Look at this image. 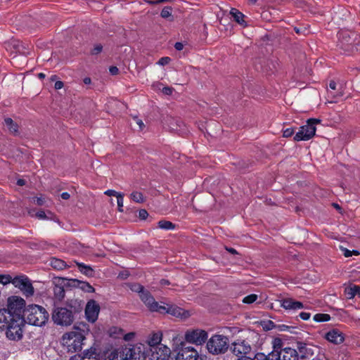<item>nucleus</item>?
I'll return each instance as SVG.
<instances>
[{
    "mask_svg": "<svg viewBox=\"0 0 360 360\" xmlns=\"http://www.w3.org/2000/svg\"><path fill=\"white\" fill-rule=\"evenodd\" d=\"M25 323L24 316L6 317V320L0 322V330H6V335L8 340L19 341L23 337Z\"/></svg>",
    "mask_w": 360,
    "mask_h": 360,
    "instance_id": "obj_1",
    "label": "nucleus"
},
{
    "mask_svg": "<svg viewBox=\"0 0 360 360\" xmlns=\"http://www.w3.org/2000/svg\"><path fill=\"white\" fill-rule=\"evenodd\" d=\"M26 307L25 300L21 297L17 295L8 297L6 307L0 309V322L6 320V317L23 316Z\"/></svg>",
    "mask_w": 360,
    "mask_h": 360,
    "instance_id": "obj_2",
    "label": "nucleus"
},
{
    "mask_svg": "<svg viewBox=\"0 0 360 360\" xmlns=\"http://www.w3.org/2000/svg\"><path fill=\"white\" fill-rule=\"evenodd\" d=\"M23 316L29 324L43 326L48 321L49 314L44 307L37 304H30L27 306Z\"/></svg>",
    "mask_w": 360,
    "mask_h": 360,
    "instance_id": "obj_3",
    "label": "nucleus"
},
{
    "mask_svg": "<svg viewBox=\"0 0 360 360\" xmlns=\"http://www.w3.org/2000/svg\"><path fill=\"white\" fill-rule=\"evenodd\" d=\"M63 345L67 347L68 352H77L82 349L85 340L84 330H77L66 333L63 335Z\"/></svg>",
    "mask_w": 360,
    "mask_h": 360,
    "instance_id": "obj_4",
    "label": "nucleus"
},
{
    "mask_svg": "<svg viewBox=\"0 0 360 360\" xmlns=\"http://www.w3.org/2000/svg\"><path fill=\"white\" fill-rule=\"evenodd\" d=\"M229 340L227 336L213 335L207 342V349L213 355L224 354L229 348Z\"/></svg>",
    "mask_w": 360,
    "mask_h": 360,
    "instance_id": "obj_5",
    "label": "nucleus"
},
{
    "mask_svg": "<svg viewBox=\"0 0 360 360\" xmlns=\"http://www.w3.org/2000/svg\"><path fill=\"white\" fill-rule=\"evenodd\" d=\"M150 352L145 349L144 345L139 343L136 345H129L120 352L122 360H146Z\"/></svg>",
    "mask_w": 360,
    "mask_h": 360,
    "instance_id": "obj_6",
    "label": "nucleus"
},
{
    "mask_svg": "<svg viewBox=\"0 0 360 360\" xmlns=\"http://www.w3.org/2000/svg\"><path fill=\"white\" fill-rule=\"evenodd\" d=\"M231 350L238 358H242L243 360H254V356H250L252 354V348L245 340H236L231 345Z\"/></svg>",
    "mask_w": 360,
    "mask_h": 360,
    "instance_id": "obj_7",
    "label": "nucleus"
},
{
    "mask_svg": "<svg viewBox=\"0 0 360 360\" xmlns=\"http://www.w3.org/2000/svg\"><path fill=\"white\" fill-rule=\"evenodd\" d=\"M321 120L316 118L307 120V124L300 127L296 133L293 139L295 141H308L311 139L316 133V124L321 123Z\"/></svg>",
    "mask_w": 360,
    "mask_h": 360,
    "instance_id": "obj_8",
    "label": "nucleus"
},
{
    "mask_svg": "<svg viewBox=\"0 0 360 360\" xmlns=\"http://www.w3.org/2000/svg\"><path fill=\"white\" fill-rule=\"evenodd\" d=\"M53 323L58 326H69L75 321L71 312L65 307H55L51 314Z\"/></svg>",
    "mask_w": 360,
    "mask_h": 360,
    "instance_id": "obj_9",
    "label": "nucleus"
},
{
    "mask_svg": "<svg viewBox=\"0 0 360 360\" xmlns=\"http://www.w3.org/2000/svg\"><path fill=\"white\" fill-rule=\"evenodd\" d=\"M11 283L20 289L22 294L27 297H31L34 293V288L30 279L24 274L15 276L12 278Z\"/></svg>",
    "mask_w": 360,
    "mask_h": 360,
    "instance_id": "obj_10",
    "label": "nucleus"
},
{
    "mask_svg": "<svg viewBox=\"0 0 360 360\" xmlns=\"http://www.w3.org/2000/svg\"><path fill=\"white\" fill-rule=\"evenodd\" d=\"M158 313L162 314H169L173 316L180 318L181 319H186L191 316L189 311L184 309L174 304H169L161 302V305L158 307Z\"/></svg>",
    "mask_w": 360,
    "mask_h": 360,
    "instance_id": "obj_11",
    "label": "nucleus"
},
{
    "mask_svg": "<svg viewBox=\"0 0 360 360\" xmlns=\"http://www.w3.org/2000/svg\"><path fill=\"white\" fill-rule=\"evenodd\" d=\"M174 352H176L175 360H203V357L199 356L198 352L193 347H185L181 342Z\"/></svg>",
    "mask_w": 360,
    "mask_h": 360,
    "instance_id": "obj_12",
    "label": "nucleus"
},
{
    "mask_svg": "<svg viewBox=\"0 0 360 360\" xmlns=\"http://www.w3.org/2000/svg\"><path fill=\"white\" fill-rule=\"evenodd\" d=\"M186 342L196 345H203L207 340V332L202 329H191L185 333Z\"/></svg>",
    "mask_w": 360,
    "mask_h": 360,
    "instance_id": "obj_13",
    "label": "nucleus"
},
{
    "mask_svg": "<svg viewBox=\"0 0 360 360\" xmlns=\"http://www.w3.org/2000/svg\"><path fill=\"white\" fill-rule=\"evenodd\" d=\"M296 349L298 352L299 360L313 359L315 354V350L318 349L317 347L302 341H297L296 342Z\"/></svg>",
    "mask_w": 360,
    "mask_h": 360,
    "instance_id": "obj_14",
    "label": "nucleus"
},
{
    "mask_svg": "<svg viewBox=\"0 0 360 360\" xmlns=\"http://www.w3.org/2000/svg\"><path fill=\"white\" fill-rule=\"evenodd\" d=\"M100 309L99 304L94 300L88 301L84 309L86 320L92 323L96 322L98 319Z\"/></svg>",
    "mask_w": 360,
    "mask_h": 360,
    "instance_id": "obj_15",
    "label": "nucleus"
},
{
    "mask_svg": "<svg viewBox=\"0 0 360 360\" xmlns=\"http://www.w3.org/2000/svg\"><path fill=\"white\" fill-rule=\"evenodd\" d=\"M84 302L79 299H68L64 307L71 312L75 319L82 314L84 310Z\"/></svg>",
    "mask_w": 360,
    "mask_h": 360,
    "instance_id": "obj_16",
    "label": "nucleus"
},
{
    "mask_svg": "<svg viewBox=\"0 0 360 360\" xmlns=\"http://www.w3.org/2000/svg\"><path fill=\"white\" fill-rule=\"evenodd\" d=\"M139 297L141 300L145 304L148 309L152 312H158L161 303H158L155 300V298L150 292L146 288L140 293Z\"/></svg>",
    "mask_w": 360,
    "mask_h": 360,
    "instance_id": "obj_17",
    "label": "nucleus"
},
{
    "mask_svg": "<svg viewBox=\"0 0 360 360\" xmlns=\"http://www.w3.org/2000/svg\"><path fill=\"white\" fill-rule=\"evenodd\" d=\"M53 290L55 299L60 302L62 301L65 297L66 292L64 284L61 283L59 277H55L53 279Z\"/></svg>",
    "mask_w": 360,
    "mask_h": 360,
    "instance_id": "obj_18",
    "label": "nucleus"
},
{
    "mask_svg": "<svg viewBox=\"0 0 360 360\" xmlns=\"http://www.w3.org/2000/svg\"><path fill=\"white\" fill-rule=\"evenodd\" d=\"M325 338L335 345H340L345 340L344 334L337 328L332 329L326 333Z\"/></svg>",
    "mask_w": 360,
    "mask_h": 360,
    "instance_id": "obj_19",
    "label": "nucleus"
},
{
    "mask_svg": "<svg viewBox=\"0 0 360 360\" xmlns=\"http://www.w3.org/2000/svg\"><path fill=\"white\" fill-rule=\"evenodd\" d=\"M281 305L285 309H300L304 308V304L302 302L295 300L292 298H286L281 300Z\"/></svg>",
    "mask_w": 360,
    "mask_h": 360,
    "instance_id": "obj_20",
    "label": "nucleus"
},
{
    "mask_svg": "<svg viewBox=\"0 0 360 360\" xmlns=\"http://www.w3.org/2000/svg\"><path fill=\"white\" fill-rule=\"evenodd\" d=\"M230 15L233 20L242 27H247L248 26L247 22L245 20V15L238 9L232 8L230 11Z\"/></svg>",
    "mask_w": 360,
    "mask_h": 360,
    "instance_id": "obj_21",
    "label": "nucleus"
},
{
    "mask_svg": "<svg viewBox=\"0 0 360 360\" xmlns=\"http://www.w3.org/2000/svg\"><path fill=\"white\" fill-rule=\"evenodd\" d=\"M162 341V333H155L152 335L151 337H149L147 343L150 347V352H153L154 350L156 351L159 345H160V342Z\"/></svg>",
    "mask_w": 360,
    "mask_h": 360,
    "instance_id": "obj_22",
    "label": "nucleus"
},
{
    "mask_svg": "<svg viewBox=\"0 0 360 360\" xmlns=\"http://www.w3.org/2000/svg\"><path fill=\"white\" fill-rule=\"evenodd\" d=\"M159 352L154 350L152 352V358L156 359L157 360L161 359L165 360V358L170 354V349L169 347L162 345L158 346Z\"/></svg>",
    "mask_w": 360,
    "mask_h": 360,
    "instance_id": "obj_23",
    "label": "nucleus"
},
{
    "mask_svg": "<svg viewBox=\"0 0 360 360\" xmlns=\"http://www.w3.org/2000/svg\"><path fill=\"white\" fill-rule=\"evenodd\" d=\"M282 353L281 360H299L298 352L296 349L285 347Z\"/></svg>",
    "mask_w": 360,
    "mask_h": 360,
    "instance_id": "obj_24",
    "label": "nucleus"
},
{
    "mask_svg": "<svg viewBox=\"0 0 360 360\" xmlns=\"http://www.w3.org/2000/svg\"><path fill=\"white\" fill-rule=\"evenodd\" d=\"M4 125L7 127L11 134L15 136L19 134V126L11 117H6L4 119Z\"/></svg>",
    "mask_w": 360,
    "mask_h": 360,
    "instance_id": "obj_25",
    "label": "nucleus"
},
{
    "mask_svg": "<svg viewBox=\"0 0 360 360\" xmlns=\"http://www.w3.org/2000/svg\"><path fill=\"white\" fill-rule=\"evenodd\" d=\"M13 48L20 54L27 56L30 54V45L22 41H17L13 44Z\"/></svg>",
    "mask_w": 360,
    "mask_h": 360,
    "instance_id": "obj_26",
    "label": "nucleus"
},
{
    "mask_svg": "<svg viewBox=\"0 0 360 360\" xmlns=\"http://www.w3.org/2000/svg\"><path fill=\"white\" fill-rule=\"evenodd\" d=\"M61 283L64 284V287L66 291L71 290L73 288H77L78 279L75 278H66L59 277Z\"/></svg>",
    "mask_w": 360,
    "mask_h": 360,
    "instance_id": "obj_27",
    "label": "nucleus"
},
{
    "mask_svg": "<svg viewBox=\"0 0 360 360\" xmlns=\"http://www.w3.org/2000/svg\"><path fill=\"white\" fill-rule=\"evenodd\" d=\"M76 264L81 273L88 277H93L94 276V270L90 266L84 264V263L76 262Z\"/></svg>",
    "mask_w": 360,
    "mask_h": 360,
    "instance_id": "obj_28",
    "label": "nucleus"
},
{
    "mask_svg": "<svg viewBox=\"0 0 360 360\" xmlns=\"http://www.w3.org/2000/svg\"><path fill=\"white\" fill-rule=\"evenodd\" d=\"M345 294L348 299L353 298L355 295L360 297V287L357 285H353L346 288L345 290Z\"/></svg>",
    "mask_w": 360,
    "mask_h": 360,
    "instance_id": "obj_29",
    "label": "nucleus"
},
{
    "mask_svg": "<svg viewBox=\"0 0 360 360\" xmlns=\"http://www.w3.org/2000/svg\"><path fill=\"white\" fill-rule=\"evenodd\" d=\"M50 265L57 270H63L66 267V263L63 260L55 257L51 259Z\"/></svg>",
    "mask_w": 360,
    "mask_h": 360,
    "instance_id": "obj_30",
    "label": "nucleus"
},
{
    "mask_svg": "<svg viewBox=\"0 0 360 360\" xmlns=\"http://www.w3.org/2000/svg\"><path fill=\"white\" fill-rule=\"evenodd\" d=\"M77 288L86 292H94L95 291L94 288L91 286L89 283L79 280H78Z\"/></svg>",
    "mask_w": 360,
    "mask_h": 360,
    "instance_id": "obj_31",
    "label": "nucleus"
},
{
    "mask_svg": "<svg viewBox=\"0 0 360 360\" xmlns=\"http://www.w3.org/2000/svg\"><path fill=\"white\" fill-rule=\"evenodd\" d=\"M172 10L173 9H172V6H165L162 9V11L160 13V16L162 18L168 19V20L170 22L173 21L174 18L172 15Z\"/></svg>",
    "mask_w": 360,
    "mask_h": 360,
    "instance_id": "obj_32",
    "label": "nucleus"
},
{
    "mask_svg": "<svg viewBox=\"0 0 360 360\" xmlns=\"http://www.w3.org/2000/svg\"><path fill=\"white\" fill-rule=\"evenodd\" d=\"M158 227L165 230H172L175 229L176 225L169 221L160 220L158 221Z\"/></svg>",
    "mask_w": 360,
    "mask_h": 360,
    "instance_id": "obj_33",
    "label": "nucleus"
},
{
    "mask_svg": "<svg viewBox=\"0 0 360 360\" xmlns=\"http://www.w3.org/2000/svg\"><path fill=\"white\" fill-rule=\"evenodd\" d=\"M273 345V350H274L276 352H279V353L282 354L283 352V342L282 340L279 338H276L273 340L272 342Z\"/></svg>",
    "mask_w": 360,
    "mask_h": 360,
    "instance_id": "obj_34",
    "label": "nucleus"
},
{
    "mask_svg": "<svg viewBox=\"0 0 360 360\" xmlns=\"http://www.w3.org/2000/svg\"><path fill=\"white\" fill-rule=\"evenodd\" d=\"M260 325L264 331L271 330L276 327V324L271 320L262 321Z\"/></svg>",
    "mask_w": 360,
    "mask_h": 360,
    "instance_id": "obj_35",
    "label": "nucleus"
},
{
    "mask_svg": "<svg viewBox=\"0 0 360 360\" xmlns=\"http://www.w3.org/2000/svg\"><path fill=\"white\" fill-rule=\"evenodd\" d=\"M130 198L133 201L139 203H143L145 201L143 193L138 191L132 192L130 195Z\"/></svg>",
    "mask_w": 360,
    "mask_h": 360,
    "instance_id": "obj_36",
    "label": "nucleus"
},
{
    "mask_svg": "<svg viewBox=\"0 0 360 360\" xmlns=\"http://www.w3.org/2000/svg\"><path fill=\"white\" fill-rule=\"evenodd\" d=\"M313 319L316 322H326L330 320V316L328 314H316L314 316Z\"/></svg>",
    "mask_w": 360,
    "mask_h": 360,
    "instance_id": "obj_37",
    "label": "nucleus"
},
{
    "mask_svg": "<svg viewBox=\"0 0 360 360\" xmlns=\"http://www.w3.org/2000/svg\"><path fill=\"white\" fill-rule=\"evenodd\" d=\"M82 356H86V357H100V354L96 352V349L94 346L84 350Z\"/></svg>",
    "mask_w": 360,
    "mask_h": 360,
    "instance_id": "obj_38",
    "label": "nucleus"
},
{
    "mask_svg": "<svg viewBox=\"0 0 360 360\" xmlns=\"http://www.w3.org/2000/svg\"><path fill=\"white\" fill-rule=\"evenodd\" d=\"M129 287L131 291L137 292L139 295H140V293L145 288L143 285L138 283H130Z\"/></svg>",
    "mask_w": 360,
    "mask_h": 360,
    "instance_id": "obj_39",
    "label": "nucleus"
},
{
    "mask_svg": "<svg viewBox=\"0 0 360 360\" xmlns=\"http://www.w3.org/2000/svg\"><path fill=\"white\" fill-rule=\"evenodd\" d=\"M12 276L9 274H0V283L3 285L11 283Z\"/></svg>",
    "mask_w": 360,
    "mask_h": 360,
    "instance_id": "obj_40",
    "label": "nucleus"
},
{
    "mask_svg": "<svg viewBox=\"0 0 360 360\" xmlns=\"http://www.w3.org/2000/svg\"><path fill=\"white\" fill-rule=\"evenodd\" d=\"M257 299V295L255 294H251L245 297L243 300V302L245 304H252L255 302Z\"/></svg>",
    "mask_w": 360,
    "mask_h": 360,
    "instance_id": "obj_41",
    "label": "nucleus"
},
{
    "mask_svg": "<svg viewBox=\"0 0 360 360\" xmlns=\"http://www.w3.org/2000/svg\"><path fill=\"white\" fill-rule=\"evenodd\" d=\"M123 202H124V193H120L117 195V203L118 207V211L122 212H123Z\"/></svg>",
    "mask_w": 360,
    "mask_h": 360,
    "instance_id": "obj_42",
    "label": "nucleus"
},
{
    "mask_svg": "<svg viewBox=\"0 0 360 360\" xmlns=\"http://www.w3.org/2000/svg\"><path fill=\"white\" fill-rule=\"evenodd\" d=\"M266 356H269L270 357L269 359L272 358L273 360H281V354L279 353V352H276L274 350L271 351Z\"/></svg>",
    "mask_w": 360,
    "mask_h": 360,
    "instance_id": "obj_43",
    "label": "nucleus"
},
{
    "mask_svg": "<svg viewBox=\"0 0 360 360\" xmlns=\"http://www.w3.org/2000/svg\"><path fill=\"white\" fill-rule=\"evenodd\" d=\"M103 51V46L101 44H96L91 51V55H98Z\"/></svg>",
    "mask_w": 360,
    "mask_h": 360,
    "instance_id": "obj_44",
    "label": "nucleus"
},
{
    "mask_svg": "<svg viewBox=\"0 0 360 360\" xmlns=\"http://www.w3.org/2000/svg\"><path fill=\"white\" fill-rule=\"evenodd\" d=\"M293 30L297 34H302L304 36H306L307 32H308V30L305 27H294Z\"/></svg>",
    "mask_w": 360,
    "mask_h": 360,
    "instance_id": "obj_45",
    "label": "nucleus"
},
{
    "mask_svg": "<svg viewBox=\"0 0 360 360\" xmlns=\"http://www.w3.org/2000/svg\"><path fill=\"white\" fill-rule=\"evenodd\" d=\"M170 61H171V58L169 57H167V56L162 57L161 58L159 59L157 64L164 66V65L169 64Z\"/></svg>",
    "mask_w": 360,
    "mask_h": 360,
    "instance_id": "obj_46",
    "label": "nucleus"
},
{
    "mask_svg": "<svg viewBox=\"0 0 360 360\" xmlns=\"http://www.w3.org/2000/svg\"><path fill=\"white\" fill-rule=\"evenodd\" d=\"M174 0H148L146 2L150 5H155L162 3L172 2Z\"/></svg>",
    "mask_w": 360,
    "mask_h": 360,
    "instance_id": "obj_47",
    "label": "nucleus"
},
{
    "mask_svg": "<svg viewBox=\"0 0 360 360\" xmlns=\"http://www.w3.org/2000/svg\"><path fill=\"white\" fill-rule=\"evenodd\" d=\"M294 134V129L293 128H287L285 130H283V136L285 138L291 137Z\"/></svg>",
    "mask_w": 360,
    "mask_h": 360,
    "instance_id": "obj_48",
    "label": "nucleus"
},
{
    "mask_svg": "<svg viewBox=\"0 0 360 360\" xmlns=\"http://www.w3.org/2000/svg\"><path fill=\"white\" fill-rule=\"evenodd\" d=\"M290 1H292L293 4L299 8H304L306 6V2L304 0H289Z\"/></svg>",
    "mask_w": 360,
    "mask_h": 360,
    "instance_id": "obj_49",
    "label": "nucleus"
},
{
    "mask_svg": "<svg viewBox=\"0 0 360 360\" xmlns=\"http://www.w3.org/2000/svg\"><path fill=\"white\" fill-rule=\"evenodd\" d=\"M148 216V213L145 209H141L139 210V217L141 220H145Z\"/></svg>",
    "mask_w": 360,
    "mask_h": 360,
    "instance_id": "obj_50",
    "label": "nucleus"
},
{
    "mask_svg": "<svg viewBox=\"0 0 360 360\" xmlns=\"http://www.w3.org/2000/svg\"><path fill=\"white\" fill-rule=\"evenodd\" d=\"M173 91H174V89L172 87H170V86H165L162 89V92L165 95H167V96L171 95L172 94Z\"/></svg>",
    "mask_w": 360,
    "mask_h": 360,
    "instance_id": "obj_51",
    "label": "nucleus"
},
{
    "mask_svg": "<svg viewBox=\"0 0 360 360\" xmlns=\"http://www.w3.org/2000/svg\"><path fill=\"white\" fill-rule=\"evenodd\" d=\"M276 328H277L279 331H285L289 330L290 328H294L293 327L286 326L285 324L276 325Z\"/></svg>",
    "mask_w": 360,
    "mask_h": 360,
    "instance_id": "obj_52",
    "label": "nucleus"
},
{
    "mask_svg": "<svg viewBox=\"0 0 360 360\" xmlns=\"http://www.w3.org/2000/svg\"><path fill=\"white\" fill-rule=\"evenodd\" d=\"M121 193H118L114 190H107L104 192V194L108 196H116L117 197V195H120Z\"/></svg>",
    "mask_w": 360,
    "mask_h": 360,
    "instance_id": "obj_53",
    "label": "nucleus"
},
{
    "mask_svg": "<svg viewBox=\"0 0 360 360\" xmlns=\"http://www.w3.org/2000/svg\"><path fill=\"white\" fill-rule=\"evenodd\" d=\"M299 316L302 320L307 321V320H308L310 318L311 314L309 313V312H304V311H302V312L300 313Z\"/></svg>",
    "mask_w": 360,
    "mask_h": 360,
    "instance_id": "obj_54",
    "label": "nucleus"
},
{
    "mask_svg": "<svg viewBox=\"0 0 360 360\" xmlns=\"http://www.w3.org/2000/svg\"><path fill=\"white\" fill-rule=\"evenodd\" d=\"M36 217L40 219H47L46 213L43 210H39L36 213Z\"/></svg>",
    "mask_w": 360,
    "mask_h": 360,
    "instance_id": "obj_55",
    "label": "nucleus"
},
{
    "mask_svg": "<svg viewBox=\"0 0 360 360\" xmlns=\"http://www.w3.org/2000/svg\"><path fill=\"white\" fill-rule=\"evenodd\" d=\"M109 71L112 75H116L119 72V69L116 66H110Z\"/></svg>",
    "mask_w": 360,
    "mask_h": 360,
    "instance_id": "obj_56",
    "label": "nucleus"
},
{
    "mask_svg": "<svg viewBox=\"0 0 360 360\" xmlns=\"http://www.w3.org/2000/svg\"><path fill=\"white\" fill-rule=\"evenodd\" d=\"M250 4L254 5L258 4V5H263L265 3V0H248Z\"/></svg>",
    "mask_w": 360,
    "mask_h": 360,
    "instance_id": "obj_57",
    "label": "nucleus"
},
{
    "mask_svg": "<svg viewBox=\"0 0 360 360\" xmlns=\"http://www.w3.org/2000/svg\"><path fill=\"white\" fill-rule=\"evenodd\" d=\"M77 360H101L100 357H86V356H81L79 354V359Z\"/></svg>",
    "mask_w": 360,
    "mask_h": 360,
    "instance_id": "obj_58",
    "label": "nucleus"
},
{
    "mask_svg": "<svg viewBox=\"0 0 360 360\" xmlns=\"http://www.w3.org/2000/svg\"><path fill=\"white\" fill-rule=\"evenodd\" d=\"M64 84L62 81H56L54 85L56 89H60L63 87Z\"/></svg>",
    "mask_w": 360,
    "mask_h": 360,
    "instance_id": "obj_59",
    "label": "nucleus"
},
{
    "mask_svg": "<svg viewBox=\"0 0 360 360\" xmlns=\"http://www.w3.org/2000/svg\"><path fill=\"white\" fill-rule=\"evenodd\" d=\"M174 48L177 51H181L184 49V44L181 42H176L174 44Z\"/></svg>",
    "mask_w": 360,
    "mask_h": 360,
    "instance_id": "obj_60",
    "label": "nucleus"
},
{
    "mask_svg": "<svg viewBox=\"0 0 360 360\" xmlns=\"http://www.w3.org/2000/svg\"><path fill=\"white\" fill-rule=\"evenodd\" d=\"M342 250L343 251V255L345 257H349L352 255V252L347 248H343Z\"/></svg>",
    "mask_w": 360,
    "mask_h": 360,
    "instance_id": "obj_61",
    "label": "nucleus"
},
{
    "mask_svg": "<svg viewBox=\"0 0 360 360\" xmlns=\"http://www.w3.org/2000/svg\"><path fill=\"white\" fill-rule=\"evenodd\" d=\"M136 123L139 127L140 130H143L145 127V124L141 120L137 119Z\"/></svg>",
    "mask_w": 360,
    "mask_h": 360,
    "instance_id": "obj_62",
    "label": "nucleus"
},
{
    "mask_svg": "<svg viewBox=\"0 0 360 360\" xmlns=\"http://www.w3.org/2000/svg\"><path fill=\"white\" fill-rule=\"evenodd\" d=\"M60 196L64 200H68L70 198V195L68 192L62 193Z\"/></svg>",
    "mask_w": 360,
    "mask_h": 360,
    "instance_id": "obj_63",
    "label": "nucleus"
},
{
    "mask_svg": "<svg viewBox=\"0 0 360 360\" xmlns=\"http://www.w3.org/2000/svg\"><path fill=\"white\" fill-rule=\"evenodd\" d=\"M160 283L161 285H167L170 284V282L167 279L162 278L160 280Z\"/></svg>",
    "mask_w": 360,
    "mask_h": 360,
    "instance_id": "obj_64",
    "label": "nucleus"
}]
</instances>
